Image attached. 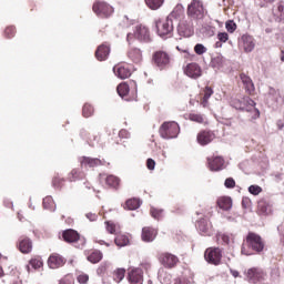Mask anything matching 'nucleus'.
Masks as SVG:
<instances>
[{"label":"nucleus","instance_id":"f257e3e1","mask_svg":"<svg viewBox=\"0 0 284 284\" xmlns=\"http://www.w3.org/2000/svg\"><path fill=\"white\" fill-rule=\"evenodd\" d=\"M263 250H265V241L263 237L254 232H248L242 244L241 253L244 256H253V254L263 253Z\"/></svg>","mask_w":284,"mask_h":284},{"label":"nucleus","instance_id":"f03ea898","mask_svg":"<svg viewBox=\"0 0 284 284\" xmlns=\"http://www.w3.org/2000/svg\"><path fill=\"white\" fill-rule=\"evenodd\" d=\"M207 14V9L202 0H192L186 8V17L190 21H203Z\"/></svg>","mask_w":284,"mask_h":284},{"label":"nucleus","instance_id":"7ed1b4c3","mask_svg":"<svg viewBox=\"0 0 284 284\" xmlns=\"http://www.w3.org/2000/svg\"><path fill=\"white\" fill-rule=\"evenodd\" d=\"M155 30L161 39H172L174 34V21L169 17L164 21H155Z\"/></svg>","mask_w":284,"mask_h":284},{"label":"nucleus","instance_id":"20e7f679","mask_svg":"<svg viewBox=\"0 0 284 284\" xmlns=\"http://www.w3.org/2000/svg\"><path fill=\"white\" fill-rule=\"evenodd\" d=\"M179 123L176 122H164L159 130L162 139H176L179 136Z\"/></svg>","mask_w":284,"mask_h":284},{"label":"nucleus","instance_id":"39448f33","mask_svg":"<svg viewBox=\"0 0 284 284\" xmlns=\"http://www.w3.org/2000/svg\"><path fill=\"white\" fill-rule=\"evenodd\" d=\"M232 108L240 110V112H252V109L256 105V102L250 97H244L241 100H233L231 102Z\"/></svg>","mask_w":284,"mask_h":284},{"label":"nucleus","instance_id":"423d86ee","mask_svg":"<svg viewBox=\"0 0 284 284\" xmlns=\"http://www.w3.org/2000/svg\"><path fill=\"white\" fill-rule=\"evenodd\" d=\"M62 239L65 243H79L80 241L81 245H79L78 247H83L85 245V239H81L79 232L72 229L63 231Z\"/></svg>","mask_w":284,"mask_h":284},{"label":"nucleus","instance_id":"0eeeda50","mask_svg":"<svg viewBox=\"0 0 284 284\" xmlns=\"http://www.w3.org/2000/svg\"><path fill=\"white\" fill-rule=\"evenodd\" d=\"M153 63L160 70H165L170 65V54L165 51H156L153 53Z\"/></svg>","mask_w":284,"mask_h":284},{"label":"nucleus","instance_id":"6e6552de","mask_svg":"<svg viewBox=\"0 0 284 284\" xmlns=\"http://www.w3.org/2000/svg\"><path fill=\"white\" fill-rule=\"evenodd\" d=\"M93 12L101 19H108L114 12V8L105 2H95L93 4Z\"/></svg>","mask_w":284,"mask_h":284},{"label":"nucleus","instance_id":"1a4fd4ad","mask_svg":"<svg viewBox=\"0 0 284 284\" xmlns=\"http://www.w3.org/2000/svg\"><path fill=\"white\" fill-rule=\"evenodd\" d=\"M204 258L207 263L212 265H219L221 263V258H223V254L221 253V248H209L204 253Z\"/></svg>","mask_w":284,"mask_h":284},{"label":"nucleus","instance_id":"9d476101","mask_svg":"<svg viewBox=\"0 0 284 284\" xmlns=\"http://www.w3.org/2000/svg\"><path fill=\"white\" fill-rule=\"evenodd\" d=\"M184 74L186 77H190V79H199L203 74V70L201 69V65L196 62L189 63L184 69Z\"/></svg>","mask_w":284,"mask_h":284},{"label":"nucleus","instance_id":"9b49d317","mask_svg":"<svg viewBox=\"0 0 284 284\" xmlns=\"http://www.w3.org/2000/svg\"><path fill=\"white\" fill-rule=\"evenodd\" d=\"M67 261L61 254L52 253L48 258V265L51 270H59L65 265Z\"/></svg>","mask_w":284,"mask_h":284},{"label":"nucleus","instance_id":"f8f14e48","mask_svg":"<svg viewBox=\"0 0 284 284\" xmlns=\"http://www.w3.org/2000/svg\"><path fill=\"white\" fill-rule=\"evenodd\" d=\"M160 262L163 266L172 270V267H176V263H179V257L172 253H162L160 255Z\"/></svg>","mask_w":284,"mask_h":284},{"label":"nucleus","instance_id":"ddd939ff","mask_svg":"<svg viewBox=\"0 0 284 284\" xmlns=\"http://www.w3.org/2000/svg\"><path fill=\"white\" fill-rule=\"evenodd\" d=\"M82 168H99V165H105V160L99 158L82 156L80 160Z\"/></svg>","mask_w":284,"mask_h":284},{"label":"nucleus","instance_id":"4468645a","mask_svg":"<svg viewBox=\"0 0 284 284\" xmlns=\"http://www.w3.org/2000/svg\"><path fill=\"white\" fill-rule=\"evenodd\" d=\"M134 37L138 41H142L143 43H150V41H152V38H150V30L143 26L136 27Z\"/></svg>","mask_w":284,"mask_h":284},{"label":"nucleus","instance_id":"2eb2a0df","mask_svg":"<svg viewBox=\"0 0 284 284\" xmlns=\"http://www.w3.org/2000/svg\"><path fill=\"white\" fill-rule=\"evenodd\" d=\"M18 248L22 254H30V252H32V240L27 236H21L18 240Z\"/></svg>","mask_w":284,"mask_h":284},{"label":"nucleus","instance_id":"dca6fc26","mask_svg":"<svg viewBox=\"0 0 284 284\" xmlns=\"http://www.w3.org/2000/svg\"><path fill=\"white\" fill-rule=\"evenodd\" d=\"M108 57H110V44H100L95 50V59H98V61H106Z\"/></svg>","mask_w":284,"mask_h":284},{"label":"nucleus","instance_id":"f3484780","mask_svg":"<svg viewBox=\"0 0 284 284\" xmlns=\"http://www.w3.org/2000/svg\"><path fill=\"white\" fill-rule=\"evenodd\" d=\"M214 139H216V135L212 131H201L197 134V143H200V145H207L212 143Z\"/></svg>","mask_w":284,"mask_h":284},{"label":"nucleus","instance_id":"a211bd4d","mask_svg":"<svg viewBox=\"0 0 284 284\" xmlns=\"http://www.w3.org/2000/svg\"><path fill=\"white\" fill-rule=\"evenodd\" d=\"M207 163L211 172H219L223 170V165L225 164V160L221 156H215L213 159L207 158Z\"/></svg>","mask_w":284,"mask_h":284},{"label":"nucleus","instance_id":"6ab92c4d","mask_svg":"<svg viewBox=\"0 0 284 284\" xmlns=\"http://www.w3.org/2000/svg\"><path fill=\"white\" fill-rule=\"evenodd\" d=\"M113 72L118 79H129V77H132V71H130V68L125 65H115L113 68Z\"/></svg>","mask_w":284,"mask_h":284},{"label":"nucleus","instance_id":"aec40b11","mask_svg":"<svg viewBox=\"0 0 284 284\" xmlns=\"http://www.w3.org/2000/svg\"><path fill=\"white\" fill-rule=\"evenodd\" d=\"M246 278L248 280V283H258V281H261V278H263V272H261V270L253 267V268H248L247 273H246Z\"/></svg>","mask_w":284,"mask_h":284},{"label":"nucleus","instance_id":"412c9836","mask_svg":"<svg viewBox=\"0 0 284 284\" xmlns=\"http://www.w3.org/2000/svg\"><path fill=\"white\" fill-rule=\"evenodd\" d=\"M131 284H143V270L134 268L129 273Z\"/></svg>","mask_w":284,"mask_h":284},{"label":"nucleus","instance_id":"4be33fe9","mask_svg":"<svg viewBox=\"0 0 284 284\" xmlns=\"http://www.w3.org/2000/svg\"><path fill=\"white\" fill-rule=\"evenodd\" d=\"M241 41L243 43L244 52L250 53L254 50L256 44L254 43V38L252 36L244 34L241 38Z\"/></svg>","mask_w":284,"mask_h":284},{"label":"nucleus","instance_id":"5701e85b","mask_svg":"<svg viewBox=\"0 0 284 284\" xmlns=\"http://www.w3.org/2000/svg\"><path fill=\"white\" fill-rule=\"evenodd\" d=\"M240 79L245 88V91L252 94L255 90L254 82L252 81V78L245 73L240 74Z\"/></svg>","mask_w":284,"mask_h":284},{"label":"nucleus","instance_id":"b1692460","mask_svg":"<svg viewBox=\"0 0 284 284\" xmlns=\"http://www.w3.org/2000/svg\"><path fill=\"white\" fill-rule=\"evenodd\" d=\"M154 239H156V233L154 232V229L152 227L142 229V241H144V243H152Z\"/></svg>","mask_w":284,"mask_h":284},{"label":"nucleus","instance_id":"393cba45","mask_svg":"<svg viewBox=\"0 0 284 284\" xmlns=\"http://www.w3.org/2000/svg\"><path fill=\"white\" fill-rule=\"evenodd\" d=\"M185 14V7L183 4H176L173 11L168 16L171 21L179 20Z\"/></svg>","mask_w":284,"mask_h":284},{"label":"nucleus","instance_id":"a878e982","mask_svg":"<svg viewBox=\"0 0 284 284\" xmlns=\"http://www.w3.org/2000/svg\"><path fill=\"white\" fill-rule=\"evenodd\" d=\"M196 230H199L200 233L210 236V227L211 225L207 223V220L201 219L195 224Z\"/></svg>","mask_w":284,"mask_h":284},{"label":"nucleus","instance_id":"bb28decb","mask_svg":"<svg viewBox=\"0 0 284 284\" xmlns=\"http://www.w3.org/2000/svg\"><path fill=\"white\" fill-rule=\"evenodd\" d=\"M257 210L260 214H270L272 212V205L268 204L265 200H260L257 202Z\"/></svg>","mask_w":284,"mask_h":284},{"label":"nucleus","instance_id":"cd10ccee","mask_svg":"<svg viewBox=\"0 0 284 284\" xmlns=\"http://www.w3.org/2000/svg\"><path fill=\"white\" fill-rule=\"evenodd\" d=\"M217 205L220 210H224V212H227L229 210H232V199L221 197L217 200Z\"/></svg>","mask_w":284,"mask_h":284},{"label":"nucleus","instance_id":"c85d7f7f","mask_svg":"<svg viewBox=\"0 0 284 284\" xmlns=\"http://www.w3.org/2000/svg\"><path fill=\"white\" fill-rule=\"evenodd\" d=\"M105 184L113 190H119V185H121V180L114 175H109L105 179Z\"/></svg>","mask_w":284,"mask_h":284},{"label":"nucleus","instance_id":"c756f323","mask_svg":"<svg viewBox=\"0 0 284 284\" xmlns=\"http://www.w3.org/2000/svg\"><path fill=\"white\" fill-rule=\"evenodd\" d=\"M129 59H131L133 63H139V61L143 59V55L141 54V49H131L129 51Z\"/></svg>","mask_w":284,"mask_h":284},{"label":"nucleus","instance_id":"7c9ffc66","mask_svg":"<svg viewBox=\"0 0 284 284\" xmlns=\"http://www.w3.org/2000/svg\"><path fill=\"white\" fill-rule=\"evenodd\" d=\"M141 207V201L139 199H131L125 202V210H139Z\"/></svg>","mask_w":284,"mask_h":284},{"label":"nucleus","instance_id":"2f4dec72","mask_svg":"<svg viewBox=\"0 0 284 284\" xmlns=\"http://www.w3.org/2000/svg\"><path fill=\"white\" fill-rule=\"evenodd\" d=\"M87 258L90 263L97 264L103 258V253L101 251H93Z\"/></svg>","mask_w":284,"mask_h":284},{"label":"nucleus","instance_id":"473e14b6","mask_svg":"<svg viewBox=\"0 0 284 284\" xmlns=\"http://www.w3.org/2000/svg\"><path fill=\"white\" fill-rule=\"evenodd\" d=\"M119 97L123 99V97H128L130 94V85L128 83L123 82L118 85L116 88Z\"/></svg>","mask_w":284,"mask_h":284},{"label":"nucleus","instance_id":"72a5a7b5","mask_svg":"<svg viewBox=\"0 0 284 284\" xmlns=\"http://www.w3.org/2000/svg\"><path fill=\"white\" fill-rule=\"evenodd\" d=\"M145 3L151 10H159L165 3V0H145Z\"/></svg>","mask_w":284,"mask_h":284},{"label":"nucleus","instance_id":"f704fd0d","mask_svg":"<svg viewBox=\"0 0 284 284\" xmlns=\"http://www.w3.org/2000/svg\"><path fill=\"white\" fill-rule=\"evenodd\" d=\"M114 243H115V245H118V247H125V245H128V243H130V239H128V236H125V235H118L114 239Z\"/></svg>","mask_w":284,"mask_h":284},{"label":"nucleus","instance_id":"c9c22d12","mask_svg":"<svg viewBox=\"0 0 284 284\" xmlns=\"http://www.w3.org/2000/svg\"><path fill=\"white\" fill-rule=\"evenodd\" d=\"M92 114H94V106H92L89 103H85L82 108V115L85 119H90V116H92Z\"/></svg>","mask_w":284,"mask_h":284},{"label":"nucleus","instance_id":"e433bc0d","mask_svg":"<svg viewBox=\"0 0 284 284\" xmlns=\"http://www.w3.org/2000/svg\"><path fill=\"white\" fill-rule=\"evenodd\" d=\"M123 278H125V268H118L113 273V280L115 281V283H121Z\"/></svg>","mask_w":284,"mask_h":284},{"label":"nucleus","instance_id":"4c0bfd02","mask_svg":"<svg viewBox=\"0 0 284 284\" xmlns=\"http://www.w3.org/2000/svg\"><path fill=\"white\" fill-rule=\"evenodd\" d=\"M212 68H216L217 70L223 68V58L222 55H217L211 60Z\"/></svg>","mask_w":284,"mask_h":284},{"label":"nucleus","instance_id":"58836bf2","mask_svg":"<svg viewBox=\"0 0 284 284\" xmlns=\"http://www.w3.org/2000/svg\"><path fill=\"white\" fill-rule=\"evenodd\" d=\"M63 183H65V180L60 176H54L52 180V186L55 190H61V187H63Z\"/></svg>","mask_w":284,"mask_h":284},{"label":"nucleus","instance_id":"ea45409f","mask_svg":"<svg viewBox=\"0 0 284 284\" xmlns=\"http://www.w3.org/2000/svg\"><path fill=\"white\" fill-rule=\"evenodd\" d=\"M82 176H83V173H81V171L73 169L69 174V181L71 182L79 181V179H82Z\"/></svg>","mask_w":284,"mask_h":284},{"label":"nucleus","instance_id":"a19ab883","mask_svg":"<svg viewBox=\"0 0 284 284\" xmlns=\"http://www.w3.org/2000/svg\"><path fill=\"white\" fill-rule=\"evenodd\" d=\"M29 264L31 265V267H33V270H39L40 267H43V261H41V258L39 257L31 258L29 261Z\"/></svg>","mask_w":284,"mask_h":284},{"label":"nucleus","instance_id":"79ce46f5","mask_svg":"<svg viewBox=\"0 0 284 284\" xmlns=\"http://www.w3.org/2000/svg\"><path fill=\"white\" fill-rule=\"evenodd\" d=\"M42 205L44 210H52V206L54 205V201L52 200V196L44 197Z\"/></svg>","mask_w":284,"mask_h":284},{"label":"nucleus","instance_id":"37998d69","mask_svg":"<svg viewBox=\"0 0 284 284\" xmlns=\"http://www.w3.org/2000/svg\"><path fill=\"white\" fill-rule=\"evenodd\" d=\"M277 12L280 13L278 16L280 23H284V2L277 3Z\"/></svg>","mask_w":284,"mask_h":284},{"label":"nucleus","instance_id":"c03bdc74","mask_svg":"<svg viewBox=\"0 0 284 284\" xmlns=\"http://www.w3.org/2000/svg\"><path fill=\"white\" fill-rule=\"evenodd\" d=\"M248 192L253 194V196H258V194L263 192V189L258 185H251L248 186Z\"/></svg>","mask_w":284,"mask_h":284},{"label":"nucleus","instance_id":"a18cd8bd","mask_svg":"<svg viewBox=\"0 0 284 284\" xmlns=\"http://www.w3.org/2000/svg\"><path fill=\"white\" fill-rule=\"evenodd\" d=\"M189 119H190V121H194L195 123H203V121H205L203 115L196 114V113H191L189 115Z\"/></svg>","mask_w":284,"mask_h":284},{"label":"nucleus","instance_id":"49530a36","mask_svg":"<svg viewBox=\"0 0 284 284\" xmlns=\"http://www.w3.org/2000/svg\"><path fill=\"white\" fill-rule=\"evenodd\" d=\"M194 52L195 54H205V52H207V48H205V45H203L202 43H197L194 47Z\"/></svg>","mask_w":284,"mask_h":284},{"label":"nucleus","instance_id":"de8ad7c7","mask_svg":"<svg viewBox=\"0 0 284 284\" xmlns=\"http://www.w3.org/2000/svg\"><path fill=\"white\" fill-rule=\"evenodd\" d=\"M225 28L227 30V32L232 33L236 31V22H234L233 20H229L225 23Z\"/></svg>","mask_w":284,"mask_h":284},{"label":"nucleus","instance_id":"09e8293b","mask_svg":"<svg viewBox=\"0 0 284 284\" xmlns=\"http://www.w3.org/2000/svg\"><path fill=\"white\" fill-rule=\"evenodd\" d=\"M16 33H17V29L14 27H8L4 30V36L7 37V39H12V37H14Z\"/></svg>","mask_w":284,"mask_h":284},{"label":"nucleus","instance_id":"8fccbe9b","mask_svg":"<svg viewBox=\"0 0 284 284\" xmlns=\"http://www.w3.org/2000/svg\"><path fill=\"white\" fill-rule=\"evenodd\" d=\"M224 185L227 189L236 187V181H234L232 178H227L224 182Z\"/></svg>","mask_w":284,"mask_h":284},{"label":"nucleus","instance_id":"3c124183","mask_svg":"<svg viewBox=\"0 0 284 284\" xmlns=\"http://www.w3.org/2000/svg\"><path fill=\"white\" fill-rule=\"evenodd\" d=\"M217 39L219 41H221V43H226V41L230 39V36L227 34V32H220L217 34Z\"/></svg>","mask_w":284,"mask_h":284},{"label":"nucleus","instance_id":"603ef678","mask_svg":"<svg viewBox=\"0 0 284 284\" xmlns=\"http://www.w3.org/2000/svg\"><path fill=\"white\" fill-rule=\"evenodd\" d=\"M90 281V276L82 274L78 276V283L85 284Z\"/></svg>","mask_w":284,"mask_h":284},{"label":"nucleus","instance_id":"864d4df0","mask_svg":"<svg viewBox=\"0 0 284 284\" xmlns=\"http://www.w3.org/2000/svg\"><path fill=\"white\" fill-rule=\"evenodd\" d=\"M214 94V90H212V88L210 87H205L204 89V98L205 99H210V97H212Z\"/></svg>","mask_w":284,"mask_h":284},{"label":"nucleus","instance_id":"5fc2aeb1","mask_svg":"<svg viewBox=\"0 0 284 284\" xmlns=\"http://www.w3.org/2000/svg\"><path fill=\"white\" fill-rule=\"evenodd\" d=\"M155 166H156V162L154 160H152V159L146 160L148 170H154Z\"/></svg>","mask_w":284,"mask_h":284},{"label":"nucleus","instance_id":"6e6d98bb","mask_svg":"<svg viewBox=\"0 0 284 284\" xmlns=\"http://www.w3.org/2000/svg\"><path fill=\"white\" fill-rule=\"evenodd\" d=\"M85 216H87V219H89L91 222L97 221V219H99V215H97V213H92V212L87 213Z\"/></svg>","mask_w":284,"mask_h":284},{"label":"nucleus","instance_id":"4d7b16f0","mask_svg":"<svg viewBox=\"0 0 284 284\" xmlns=\"http://www.w3.org/2000/svg\"><path fill=\"white\" fill-rule=\"evenodd\" d=\"M106 232H109V234H114V232H116V229L113 224L106 223Z\"/></svg>","mask_w":284,"mask_h":284},{"label":"nucleus","instance_id":"13d9d810","mask_svg":"<svg viewBox=\"0 0 284 284\" xmlns=\"http://www.w3.org/2000/svg\"><path fill=\"white\" fill-rule=\"evenodd\" d=\"M161 212H163V211H159L156 209H152L151 210V216H153V219H159V216H161Z\"/></svg>","mask_w":284,"mask_h":284},{"label":"nucleus","instance_id":"bf43d9fd","mask_svg":"<svg viewBox=\"0 0 284 284\" xmlns=\"http://www.w3.org/2000/svg\"><path fill=\"white\" fill-rule=\"evenodd\" d=\"M221 239L225 245H230V235L223 234Z\"/></svg>","mask_w":284,"mask_h":284},{"label":"nucleus","instance_id":"052dcab7","mask_svg":"<svg viewBox=\"0 0 284 284\" xmlns=\"http://www.w3.org/2000/svg\"><path fill=\"white\" fill-rule=\"evenodd\" d=\"M174 284H187V280H185V278H176L174 281Z\"/></svg>","mask_w":284,"mask_h":284},{"label":"nucleus","instance_id":"680f3d73","mask_svg":"<svg viewBox=\"0 0 284 284\" xmlns=\"http://www.w3.org/2000/svg\"><path fill=\"white\" fill-rule=\"evenodd\" d=\"M207 101H210V99H206L205 97H203L201 101V105H203V108H207Z\"/></svg>","mask_w":284,"mask_h":284},{"label":"nucleus","instance_id":"e2e57ef3","mask_svg":"<svg viewBox=\"0 0 284 284\" xmlns=\"http://www.w3.org/2000/svg\"><path fill=\"white\" fill-rule=\"evenodd\" d=\"M142 267H143V270H145L148 272V270H150V267H152V264L145 262V263H142Z\"/></svg>","mask_w":284,"mask_h":284},{"label":"nucleus","instance_id":"0e129e2a","mask_svg":"<svg viewBox=\"0 0 284 284\" xmlns=\"http://www.w3.org/2000/svg\"><path fill=\"white\" fill-rule=\"evenodd\" d=\"M119 136H121L122 139H125V136H128V131L126 130H121L119 132Z\"/></svg>","mask_w":284,"mask_h":284},{"label":"nucleus","instance_id":"69168bd1","mask_svg":"<svg viewBox=\"0 0 284 284\" xmlns=\"http://www.w3.org/2000/svg\"><path fill=\"white\" fill-rule=\"evenodd\" d=\"M231 274H232V276H233L234 278H239V276H240L239 271H235V270H231Z\"/></svg>","mask_w":284,"mask_h":284},{"label":"nucleus","instance_id":"338daca9","mask_svg":"<svg viewBox=\"0 0 284 284\" xmlns=\"http://www.w3.org/2000/svg\"><path fill=\"white\" fill-rule=\"evenodd\" d=\"M59 284H72V281L69 278H62Z\"/></svg>","mask_w":284,"mask_h":284},{"label":"nucleus","instance_id":"774afa93","mask_svg":"<svg viewBox=\"0 0 284 284\" xmlns=\"http://www.w3.org/2000/svg\"><path fill=\"white\" fill-rule=\"evenodd\" d=\"M134 34L133 33H128L126 36V41L130 43V41H132V39H134Z\"/></svg>","mask_w":284,"mask_h":284}]
</instances>
